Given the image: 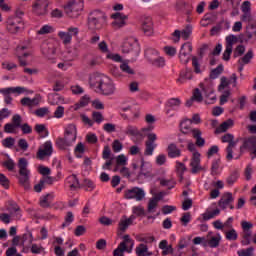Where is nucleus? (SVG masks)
<instances>
[{
	"instance_id": "1",
	"label": "nucleus",
	"mask_w": 256,
	"mask_h": 256,
	"mask_svg": "<svg viewBox=\"0 0 256 256\" xmlns=\"http://www.w3.org/2000/svg\"><path fill=\"white\" fill-rule=\"evenodd\" d=\"M89 85L95 93H99V95H104L105 97L115 95V91H117L115 82L103 74L91 75L89 78Z\"/></svg>"
},
{
	"instance_id": "2",
	"label": "nucleus",
	"mask_w": 256,
	"mask_h": 256,
	"mask_svg": "<svg viewBox=\"0 0 256 256\" xmlns=\"http://www.w3.org/2000/svg\"><path fill=\"white\" fill-rule=\"evenodd\" d=\"M77 141V126L68 124L64 131V137L56 139V146L58 149H67Z\"/></svg>"
},
{
	"instance_id": "3",
	"label": "nucleus",
	"mask_w": 256,
	"mask_h": 256,
	"mask_svg": "<svg viewBox=\"0 0 256 256\" xmlns=\"http://www.w3.org/2000/svg\"><path fill=\"white\" fill-rule=\"evenodd\" d=\"M21 15H23V12L17 11L15 15L6 19V31L11 35H17V33H21L25 29V21Z\"/></svg>"
},
{
	"instance_id": "4",
	"label": "nucleus",
	"mask_w": 256,
	"mask_h": 256,
	"mask_svg": "<svg viewBox=\"0 0 256 256\" xmlns=\"http://www.w3.org/2000/svg\"><path fill=\"white\" fill-rule=\"evenodd\" d=\"M107 25V14L101 10H94L88 15V27L89 29H94L99 31Z\"/></svg>"
},
{
	"instance_id": "5",
	"label": "nucleus",
	"mask_w": 256,
	"mask_h": 256,
	"mask_svg": "<svg viewBox=\"0 0 256 256\" xmlns=\"http://www.w3.org/2000/svg\"><path fill=\"white\" fill-rule=\"evenodd\" d=\"M123 241L119 243L117 248L113 251V256H124L125 253H133L135 247V240L126 234L122 237Z\"/></svg>"
},
{
	"instance_id": "6",
	"label": "nucleus",
	"mask_w": 256,
	"mask_h": 256,
	"mask_svg": "<svg viewBox=\"0 0 256 256\" xmlns=\"http://www.w3.org/2000/svg\"><path fill=\"white\" fill-rule=\"evenodd\" d=\"M29 162L27 158H20L18 161L19 176L18 180L23 187H29V180L31 178V171L27 169Z\"/></svg>"
},
{
	"instance_id": "7",
	"label": "nucleus",
	"mask_w": 256,
	"mask_h": 256,
	"mask_svg": "<svg viewBox=\"0 0 256 256\" xmlns=\"http://www.w3.org/2000/svg\"><path fill=\"white\" fill-rule=\"evenodd\" d=\"M64 11L66 15H68V17H71L72 19H77V17L81 15V11H83V1L69 0L64 6Z\"/></svg>"
},
{
	"instance_id": "8",
	"label": "nucleus",
	"mask_w": 256,
	"mask_h": 256,
	"mask_svg": "<svg viewBox=\"0 0 256 256\" xmlns=\"http://www.w3.org/2000/svg\"><path fill=\"white\" fill-rule=\"evenodd\" d=\"M200 89L204 97H206V103H208V105L215 103L217 96L215 95L213 83L209 82V80H205V82L200 83Z\"/></svg>"
},
{
	"instance_id": "9",
	"label": "nucleus",
	"mask_w": 256,
	"mask_h": 256,
	"mask_svg": "<svg viewBox=\"0 0 256 256\" xmlns=\"http://www.w3.org/2000/svg\"><path fill=\"white\" fill-rule=\"evenodd\" d=\"M222 143H228L226 148V159L227 161H233V148L237 146V142H235V136L231 133H227L221 138Z\"/></svg>"
},
{
	"instance_id": "10",
	"label": "nucleus",
	"mask_w": 256,
	"mask_h": 256,
	"mask_svg": "<svg viewBox=\"0 0 256 256\" xmlns=\"http://www.w3.org/2000/svg\"><path fill=\"white\" fill-rule=\"evenodd\" d=\"M124 199H134L135 201H143L145 199V190L139 187H132L124 191Z\"/></svg>"
},
{
	"instance_id": "11",
	"label": "nucleus",
	"mask_w": 256,
	"mask_h": 256,
	"mask_svg": "<svg viewBox=\"0 0 256 256\" xmlns=\"http://www.w3.org/2000/svg\"><path fill=\"white\" fill-rule=\"evenodd\" d=\"M0 93L4 95V103H6V105H11L13 98L10 93H17V95H21L22 93H25V88L21 86L2 88L0 89Z\"/></svg>"
},
{
	"instance_id": "12",
	"label": "nucleus",
	"mask_w": 256,
	"mask_h": 256,
	"mask_svg": "<svg viewBox=\"0 0 256 256\" xmlns=\"http://www.w3.org/2000/svg\"><path fill=\"white\" fill-rule=\"evenodd\" d=\"M221 234H214L213 232H208L206 240L203 242V247H210V249H217L221 245Z\"/></svg>"
},
{
	"instance_id": "13",
	"label": "nucleus",
	"mask_w": 256,
	"mask_h": 256,
	"mask_svg": "<svg viewBox=\"0 0 256 256\" xmlns=\"http://www.w3.org/2000/svg\"><path fill=\"white\" fill-rule=\"evenodd\" d=\"M77 35H79V28L77 27H69L68 32H58V37L64 45H69L73 41V36L77 37Z\"/></svg>"
},
{
	"instance_id": "14",
	"label": "nucleus",
	"mask_w": 256,
	"mask_h": 256,
	"mask_svg": "<svg viewBox=\"0 0 256 256\" xmlns=\"http://www.w3.org/2000/svg\"><path fill=\"white\" fill-rule=\"evenodd\" d=\"M111 19L114 20L112 22V27H114V29H123V27L127 25L129 16L121 12H116L111 15Z\"/></svg>"
},
{
	"instance_id": "15",
	"label": "nucleus",
	"mask_w": 256,
	"mask_h": 256,
	"mask_svg": "<svg viewBox=\"0 0 256 256\" xmlns=\"http://www.w3.org/2000/svg\"><path fill=\"white\" fill-rule=\"evenodd\" d=\"M53 155V143L51 141H46L39 149L36 154V158L40 161L45 160L46 157H51Z\"/></svg>"
},
{
	"instance_id": "16",
	"label": "nucleus",
	"mask_w": 256,
	"mask_h": 256,
	"mask_svg": "<svg viewBox=\"0 0 256 256\" xmlns=\"http://www.w3.org/2000/svg\"><path fill=\"white\" fill-rule=\"evenodd\" d=\"M21 123H23V118H21V115L14 114L12 116V123H6L4 125V133H15L19 127H21Z\"/></svg>"
},
{
	"instance_id": "17",
	"label": "nucleus",
	"mask_w": 256,
	"mask_h": 256,
	"mask_svg": "<svg viewBox=\"0 0 256 256\" xmlns=\"http://www.w3.org/2000/svg\"><path fill=\"white\" fill-rule=\"evenodd\" d=\"M235 201V198L233 197V193L226 192L222 195L220 200L218 201V206L223 211L229 207V209L233 210L235 209V206L233 205V202Z\"/></svg>"
},
{
	"instance_id": "18",
	"label": "nucleus",
	"mask_w": 256,
	"mask_h": 256,
	"mask_svg": "<svg viewBox=\"0 0 256 256\" xmlns=\"http://www.w3.org/2000/svg\"><path fill=\"white\" fill-rule=\"evenodd\" d=\"M193 51V45H191V42H186L181 46L180 53H179V59L181 63L184 65H187L189 63V59H191V52Z\"/></svg>"
},
{
	"instance_id": "19",
	"label": "nucleus",
	"mask_w": 256,
	"mask_h": 256,
	"mask_svg": "<svg viewBox=\"0 0 256 256\" xmlns=\"http://www.w3.org/2000/svg\"><path fill=\"white\" fill-rule=\"evenodd\" d=\"M237 36L230 34L226 37V49L223 53V60L229 61L231 59V54L233 53V45L237 43Z\"/></svg>"
},
{
	"instance_id": "20",
	"label": "nucleus",
	"mask_w": 256,
	"mask_h": 256,
	"mask_svg": "<svg viewBox=\"0 0 256 256\" xmlns=\"http://www.w3.org/2000/svg\"><path fill=\"white\" fill-rule=\"evenodd\" d=\"M147 141L145 143L146 148L144 151V155L151 156L153 155V151L157 148V144L155 141H157V134L155 133H148L147 134Z\"/></svg>"
},
{
	"instance_id": "21",
	"label": "nucleus",
	"mask_w": 256,
	"mask_h": 256,
	"mask_svg": "<svg viewBox=\"0 0 256 256\" xmlns=\"http://www.w3.org/2000/svg\"><path fill=\"white\" fill-rule=\"evenodd\" d=\"M32 9L36 15H45L49 9V0H36Z\"/></svg>"
},
{
	"instance_id": "22",
	"label": "nucleus",
	"mask_w": 256,
	"mask_h": 256,
	"mask_svg": "<svg viewBox=\"0 0 256 256\" xmlns=\"http://www.w3.org/2000/svg\"><path fill=\"white\" fill-rule=\"evenodd\" d=\"M190 167H191V173L193 175H197L199 171L203 170V167H201V153L195 152L192 154Z\"/></svg>"
},
{
	"instance_id": "23",
	"label": "nucleus",
	"mask_w": 256,
	"mask_h": 256,
	"mask_svg": "<svg viewBox=\"0 0 256 256\" xmlns=\"http://www.w3.org/2000/svg\"><path fill=\"white\" fill-rule=\"evenodd\" d=\"M176 11L183 15H191L193 13V5L185 0H178L176 3Z\"/></svg>"
},
{
	"instance_id": "24",
	"label": "nucleus",
	"mask_w": 256,
	"mask_h": 256,
	"mask_svg": "<svg viewBox=\"0 0 256 256\" xmlns=\"http://www.w3.org/2000/svg\"><path fill=\"white\" fill-rule=\"evenodd\" d=\"M141 27L142 31L150 37V35H153V19L149 16H144L141 19Z\"/></svg>"
},
{
	"instance_id": "25",
	"label": "nucleus",
	"mask_w": 256,
	"mask_h": 256,
	"mask_svg": "<svg viewBox=\"0 0 256 256\" xmlns=\"http://www.w3.org/2000/svg\"><path fill=\"white\" fill-rule=\"evenodd\" d=\"M41 53L47 59H53V55H55V45L51 42H43L41 45Z\"/></svg>"
},
{
	"instance_id": "26",
	"label": "nucleus",
	"mask_w": 256,
	"mask_h": 256,
	"mask_svg": "<svg viewBox=\"0 0 256 256\" xmlns=\"http://www.w3.org/2000/svg\"><path fill=\"white\" fill-rule=\"evenodd\" d=\"M181 99L180 98H170L166 101V115H169L171 111H179V107H181Z\"/></svg>"
},
{
	"instance_id": "27",
	"label": "nucleus",
	"mask_w": 256,
	"mask_h": 256,
	"mask_svg": "<svg viewBox=\"0 0 256 256\" xmlns=\"http://www.w3.org/2000/svg\"><path fill=\"white\" fill-rule=\"evenodd\" d=\"M17 57L21 67H27V60L24 57H29L31 53L27 51V46H18L16 49Z\"/></svg>"
},
{
	"instance_id": "28",
	"label": "nucleus",
	"mask_w": 256,
	"mask_h": 256,
	"mask_svg": "<svg viewBox=\"0 0 256 256\" xmlns=\"http://www.w3.org/2000/svg\"><path fill=\"white\" fill-rule=\"evenodd\" d=\"M256 148V136H250L247 138H244L243 144L240 146V151L246 150V151H252Z\"/></svg>"
},
{
	"instance_id": "29",
	"label": "nucleus",
	"mask_w": 256,
	"mask_h": 256,
	"mask_svg": "<svg viewBox=\"0 0 256 256\" xmlns=\"http://www.w3.org/2000/svg\"><path fill=\"white\" fill-rule=\"evenodd\" d=\"M66 185H68L71 191H77V189L81 187V184H79V178H77V175L75 174H72L66 178Z\"/></svg>"
},
{
	"instance_id": "30",
	"label": "nucleus",
	"mask_w": 256,
	"mask_h": 256,
	"mask_svg": "<svg viewBox=\"0 0 256 256\" xmlns=\"http://www.w3.org/2000/svg\"><path fill=\"white\" fill-rule=\"evenodd\" d=\"M192 123L191 120H184L180 123V131L184 135H193V131H195L197 128L191 127Z\"/></svg>"
},
{
	"instance_id": "31",
	"label": "nucleus",
	"mask_w": 256,
	"mask_h": 256,
	"mask_svg": "<svg viewBox=\"0 0 256 256\" xmlns=\"http://www.w3.org/2000/svg\"><path fill=\"white\" fill-rule=\"evenodd\" d=\"M167 153L170 159H176L177 157H181V149H179L175 143H171L168 145Z\"/></svg>"
},
{
	"instance_id": "32",
	"label": "nucleus",
	"mask_w": 256,
	"mask_h": 256,
	"mask_svg": "<svg viewBox=\"0 0 256 256\" xmlns=\"http://www.w3.org/2000/svg\"><path fill=\"white\" fill-rule=\"evenodd\" d=\"M20 103L23 107H29V109H33V107H37V105H39V99L24 97L20 100Z\"/></svg>"
},
{
	"instance_id": "33",
	"label": "nucleus",
	"mask_w": 256,
	"mask_h": 256,
	"mask_svg": "<svg viewBox=\"0 0 256 256\" xmlns=\"http://www.w3.org/2000/svg\"><path fill=\"white\" fill-rule=\"evenodd\" d=\"M161 197L163 195L160 193L158 196L153 197L148 202V213H155V209H157V205H159V201H161Z\"/></svg>"
},
{
	"instance_id": "34",
	"label": "nucleus",
	"mask_w": 256,
	"mask_h": 256,
	"mask_svg": "<svg viewBox=\"0 0 256 256\" xmlns=\"http://www.w3.org/2000/svg\"><path fill=\"white\" fill-rule=\"evenodd\" d=\"M133 51L136 52V55H139V46L137 43L131 44L130 42H125L123 44L122 53H133Z\"/></svg>"
},
{
	"instance_id": "35",
	"label": "nucleus",
	"mask_w": 256,
	"mask_h": 256,
	"mask_svg": "<svg viewBox=\"0 0 256 256\" xmlns=\"http://www.w3.org/2000/svg\"><path fill=\"white\" fill-rule=\"evenodd\" d=\"M193 79V71L185 69L180 72V77L177 79L178 83H185L187 80Z\"/></svg>"
},
{
	"instance_id": "36",
	"label": "nucleus",
	"mask_w": 256,
	"mask_h": 256,
	"mask_svg": "<svg viewBox=\"0 0 256 256\" xmlns=\"http://www.w3.org/2000/svg\"><path fill=\"white\" fill-rule=\"evenodd\" d=\"M202 132L199 129L193 131L192 137L196 139L195 145L197 147H205V138L201 137Z\"/></svg>"
},
{
	"instance_id": "37",
	"label": "nucleus",
	"mask_w": 256,
	"mask_h": 256,
	"mask_svg": "<svg viewBox=\"0 0 256 256\" xmlns=\"http://www.w3.org/2000/svg\"><path fill=\"white\" fill-rule=\"evenodd\" d=\"M159 56V51L154 48H147L145 50V57L149 63L155 61V59Z\"/></svg>"
},
{
	"instance_id": "38",
	"label": "nucleus",
	"mask_w": 256,
	"mask_h": 256,
	"mask_svg": "<svg viewBox=\"0 0 256 256\" xmlns=\"http://www.w3.org/2000/svg\"><path fill=\"white\" fill-rule=\"evenodd\" d=\"M51 105H65V98L59 94H53L52 98H49Z\"/></svg>"
},
{
	"instance_id": "39",
	"label": "nucleus",
	"mask_w": 256,
	"mask_h": 256,
	"mask_svg": "<svg viewBox=\"0 0 256 256\" xmlns=\"http://www.w3.org/2000/svg\"><path fill=\"white\" fill-rule=\"evenodd\" d=\"M234 122L232 119H228L226 121H224L217 129V133H225V131H227V129H229L230 127H233Z\"/></svg>"
},
{
	"instance_id": "40",
	"label": "nucleus",
	"mask_w": 256,
	"mask_h": 256,
	"mask_svg": "<svg viewBox=\"0 0 256 256\" xmlns=\"http://www.w3.org/2000/svg\"><path fill=\"white\" fill-rule=\"evenodd\" d=\"M125 135H130L132 137H137L141 135V132H139V129L136 126L128 125L124 130Z\"/></svg>"
},
{
	"instance_id": "41",
	"label": "nucleus",
	"mask_w": 256,
	"mask_h": 256,
	"mask_svg": "<svg viewBox=\"0 0 256 256\" xmlns=\"http://www.w3.org/2000/svg\"><path fill=\"white\" fill-rule=\"evenodd\" d=\"M253 57H255V55L253 54V50H248V52L238 60V63H243V65H249Z\"/></svg>"
},
{
	"instance_id": "42",
	"label": "nucleus",
	"mask_w": 256,
	"mask_h": 256,
	"mask_svg": "<svg viewBox=\"0 0 256 256\" xmlns=\"http://www.w3.org/2000/svg\"><path fill=\"white\" fill-rule=\"evenodd\" d=\"M160 185L162 187H167L169 190L174 189L175 185H177V182H175L174 179H160Z\"/></svg>"
},
{
	"instance_id": "43",
	"label": "nucleus",
	"mask_w": 256,
	"mask_h": 256,
	"mask_svg": "<svg viewBox=\"0 0 256 256\" xmlns=\"http://www.w3.org/2000/svg\"><path fill=\"white\" fill-rule=\"evenodd\" d=\"M251 235H253V232L251 230H243V240L241 241L242 245H251Z\"/></svg>"
},
{
	"instance_id": "44",
	"label": "nucleus",
	"mask_w": 256,
	"mask_h": 256,
	"mask_svg": "<svg viewBox=\"0 0 256 256\" xmlns=\"http://www.w3.org/2000/svg\"><path fill=\"white\" fill-rule=\"evenodd\" d=\"M73 221H75V216L73 215V212H67L61 228L65 229V227H69V225H71V223H73Z\"/></svg>"
},
{
	"instance_id": "45",
	"label": "nucleus",
	"mask_w": 256,
	"mask_h": 256,
	"mask_svg": "<svg viewBox=\"0 0 256 256\" xmlns=\"http://www.w3.org/2000/svg\"><path fill=\"white\" fill-rule=\"evenodd\" d=\"M191 33H193V27L191 25H187L181 32V39L187 41L189 37H191Z\"/></svg>"
},
{
	"instance_id": "46",
	"label": "nucleus",
	"mask_w": 256,
	"mask_h": 256,
	"mask_svg": "<svg viewBox=\"0 0 256 256\" xmlns=\"http://www.w3.org/2000/svg\"><path fill=\"white\" fill-rule=\"evenodd\" d=\"M120 70L126 75H135V70H133V68H131L127 62H122L120 64Z\"/></svg>"
},
{
	"instance_id": "47",
	"label": "nucleus",
	"mask_w": 256,
	"mask_h": 256,
	"mask_svg": "<svg viewBox=\"0 0 256 256\" xmlns=\"http://www.w3.org/2000/svg\"><path fill=\"white\" fill-rule=\"evenodd\" d=\"M225 237L227 241H237L239 234H237V230H235V228H232L225 233Z\"/></svg>"
},
{
	"instance_id": "48",
	"label": "nucleus",
	"mask_w": 256,
	"mask_h": 256,
	"mask_svg": "<svg viewBox=\"0 0 256 256\" xmlns=\"http://www.w3.org/2000/svg\"><path fill=\"white\" fill-rule=\"evenodd\" d=\"M221 214V210H219L218 208L211 211V212H207L203 214V220L204 221H210V219H215V217H217V215Z\"/></svg>"
},
{
	"instance_id": "49",
	"label": "nucleus",
	"mask_w": 256,
	"mask_h": 256,
	"mask_svg": "<svg viewBox=\"0 0 256 256\" xmlns=\"http://www.w3.org/2000/svg\"><path fill=\"white\" fill-rule=\"evenodd\" d=\"M127 161H129V159L127 156H125V154H120L116 157L117 167H125V165H127Z\"/></svg>"
},
{
	"instance_id": "50",
	"label": "nucleus",
	"mask_w": 256,
	"mask_h": 256,
	"mask_svg": "<svg viewBox=\"0 0 256 256\" xmlns=\"http://www.w3.org/2000/svg\"><path fill=\"white\" fill-rule=\"evenodd\" d=\"M147 251H149V248L145 244H140L138 247H136L137 256H147Z\"/></svg>"
},
{
	"instance_id": "51",
	"label": "nucleus",
	"mask_w": 256,
	"mask_h": 256,
	"mask_svg": "<svg viewBox=\"0 0 256 256\" xmlns=\"http://www.w3.org/2000/svg\"><path fill=\"white\" fill-rule=\"evenodd\" d=\"M239 179V172L234 171L232 172L226 179V183H228L229 185H234L237 180Z\"/></svg>"
},
{
	"instance_id": "52",
	"label": "nucleus",
	"mask_w": 256,
	"mask_h": 256,
	"mask_svg": "<svg viewBox=\"0 0 256 256\" xmlns=\"http://www.w3.org/2000/svg\"><path fill=\"white\" fill-rule=\"evenodd\" d=\"M18 129H21L23 135H31V133H33V127H31V125L27 123H24V124L20 123V126L18 127Z\"/></svg>"
},
{
	"instance_id": "53",
	"label": "nucleus",
	"mask_w": 256,
	"mask_h": 256,
	"mask_svg": "<svg viewBox=\"0 0 256 256\" xmlns=\"http://www.w3.org/2000/svg\"><path fill=\"white\" fill-rule=\"evenodd\" d=\"M223 73V65H218L217 68L213 69L210 73V79H217Z\"/></svg>"
},
{
	"instance_id": "54",
	"label": "nucleus",
	"mask_w": 256,
	"mask_h": 256,
	"mask_svg": "<svg viewBox=\"0 0 256 256\" xmlns=\"http://www.w3.org/2000/svg\"><path fill=\"white\" fill-rule=\"evenodd\" d=\"M30 251L33 255H41V253L45 251V248H43L41 244H32Z\"/></svg>"
},
{
	"instance_id": "55",
	"label": "nucleus",
	"mask_w": 256,
	"mask_h": 256,
	"mask_svg": "<svg viewBox=\"0 0 256 256\" xmlns=\"http://www.w3.org/2000/svg\"><path fill=\"white\" fill-rule=\"evenodd\" d=\"M253 253H255V248L249 247L246 249L238 250L237 255L238 256H253Z\"/></svg>"
},
{
	"instance_id": "56",
	"label": "nucleus",
	"mask_w": 256,
	"mask_h": 256,
	"mask_svg": "<svg viewBox=\"0 0 256 256\" xmlns=\"http://www.w3.org/2000/svg\"><path fill=\"white\" fill-rule=\"evenodd\" d=\"M3 147L6 149H13V145H15V138L7 137L2 141Z\"/></svg>"
},
{
	"instance_id": "57",
	"label": "nucleus",
	"mask_w": 256,
	"mask_h": 256,
	"mask_svg": "<svg viewBox=\"0 0 256 256\" xmlns=\"http://www.w3.org/2000/svg\"><path fill=\"white\" fill-rule=\"evenodd\" d=\"M150 64L153 65V67H165V58L158 56L154 58Z\"/></svg>"
},
{
	"instance_id": "58",
	"label": "nucleus",
	"mask_w": 256,
	"mask_h": 256,
	"mask_svg": "<svg viewBox=\"0 0 256 256\" xmlns=\"http://www.w3.org/2000/svg\"><path fill=\"white\" fill-rule=\"evenodd\" d=\"M3 167H5L9 171H15V161L13 159L8 158L2 163Z\"/></svg>"
},
{
	"instance_id": "59",
	"label": "nucleus",
	"mask_w": 256,
	"mask_h": 256,
	"mask_svg": "<svg viewBox=\"0 0 256 256\" xmlns=\"http://www.w3.org/2000/svg\"><path fill=\"white\" fill-rule=\"evenodd\" d=\"M52 195L51 194H47L46 196H43L40 198V205L43 208H47L51 205V201H49V199H51Z\"/></svg>"
},
{
	"instance_id": "60",
	"label": "nucleus",
	"mask_w": 256,
	"mask_h": 256,
	"mask_svg": "<svg viewBox=\"0 0 256 256\" xmlns=\"http://www.w3.org/2000/svg\"><path fill=\"white\" fill-rule=\"evenodd\" d=\"M192 99L196 101V103H201L203 101V94L199 88H196L193 92Z\"/></svg>"
},
{
	"instance_id": "61",
	"label": "nucleus",
	"mask_w": 256,
	"mask_h": 256,
	"mask_svg": "<svg viewBox=\"0 0 256 256\" xmlns=\"http://www.w3.org/2000/svg\"><path fill=\"white\" fill-rule=\"evenodd\" d=\"M64 116H65V107L58 106L54 111L55 119H63Z\"/></svg>"
},
{
	"instance_id": "62",
	"label": "nucleus",
	"mask_w": 256,
	"mask_h": 256,
	"mask_svg": "<svg viewBox=\"0 0 256 256\" xmlns=\"http://www.w3.org/2000/svg\"><path fill=\"white\" fill-rule=\"evenodd\" d=\"M192 67L196 74L201 73V64L199 63V59L197 57H192Z\"/></svg>"
},
{
	"instance_id": "63",
	"label": "nucleus",
	"mask_w": 256,
	"mask_h": 256,
	"mask_svg": "<svg viewBox=\"0 0 256 256\" xmlns=\"http://www.w3.org/2000/svg\"><path fill=\"white\" fill-rule=\"evenodd\" d=\"M38 35H47L53 33V28L50 25H44L38 30Z\"/></svg>"
},
{
	"instance_id": "64",
	"label": "nucleus",
	"mask_w": 256,
	"mask_h": 256,
	"mask_svg": "<svg viewBox=\"0 0 256 256\" xmlns=\"http://www.w3.org/2000/svg\"><path fill=\"white\" fill-rule=\"evenodd\" d=\"M35 115L37 117H45V115H49V108L47 107L39 108L35 111Z\"/></svg>"
}]
</instances>
